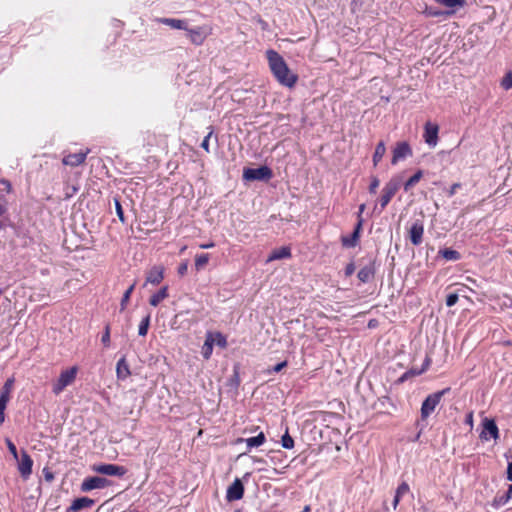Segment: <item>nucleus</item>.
I'll list each match as a JSON object with an SVG mask.
<instances>
[{
	"label": "nucleus",
	"instance_id": "obj_1",
	"mask_svg": "<svg viewBox=\"0 0 512 512\" xmlns=\"http://www.w3.org/2000/svg\"><path fill=\"white\" fill-rule=\"evenodd\" d=\"M266 56L269 68L276 80L282 86L294 87L298 81V76L289 69L283 57L274 50H268Z\"/></svg>",
	"mask_w": 512,
	"mask_h": 512
},
{
	"label": "nucleus",
	"instance_id": "obj_2",
	"mask_svg": "<svg viewBox=\"0 0 512 512\" xmlns=\"http://www.w3.org/2000/svg\"><path fill=\"white\" fill-rule=\"evenodd\" d=\"M78 373L77 366L62 370L59 377L52 384V392L59 395L64 389L74 383Z\"/></svg>",
	"mask_w": 512,
	"mask_h": 512
},
{
	"label": "nucleus",
	"instance_id": "obj_3",
	"mask_svg": "<svg viewBox=\"0 0 512 512\" xmlns=\"http://www.w3.org/2000/svg\"><path fill=\"white\" fill-rule=\"evenodd\" d=\"M400 187V179L398 177L391 178L383 187L382 195L379 199L381 209L379 213L388 205Z\"/></svg>",
	"mask_w": 512,
	"mask_h": 512
},
{
	"label": "nucleus",
	"instance_id": "obj_4",
	"mask_svg": "<svg viewBox=\"0 0 512 512\" xmlns=\"http://www.w3.org/2000/svg\"><path fill=\"white\" fill-rule=\"evenodd\" d=\"M186 32L191 43L196 46H200L205 42L206 38L212 34V27L209 25H202L194 28L188 27Z\"/></svg>",
	"mask_w": 512,
	"mask_h": 512
},
{
	"label": "nucleus",
	"instance_id": "obj_5",
	"mask_svg": "<svg viewBox=\"0 0 512 512\" xmlns=\"http://www.w3.org/2000/svg\"><path fill=\"white\" fill-rule=\"evenodd\" d=\"M445 392L446 390L438 391L426 397L421 406L422 419L428 418L433 413Z\"/></svg>",
	"mask_w": 512,
	"mask_h": 512
},
{
	"label": "nucleus",
	"instance_id": "obj_6",
	"mask_svg": "<svg viewBox=\"0 0 512 512\" xmlns=\"http://www.w3.org/2000/svg\"><path fill=\"white\" fill-rule=\"evenodd\" d=\"M15 379L13 377L8 378L0 392V425L5 421V409L10 400L11 392L14 387Z\"/></svg>",
	"mask_w": 512,
	"mask_h": 512
},
{
	"label": "nucleus",
	"instance_id": "obj_7",
	"mask_svg": "<svg viewBox=\"0 0 512 512\" xmlns=\"http://www.w3.org/2000/svg\"><path fill=\"white\" fill-rule=\"evenodd\" d=\"M482 431L480 433V439L483 441H488L491 438L497 440L499 438V430L493 419L484 418L482 420Z\"/></svg>",
	"mask_w": 512,
	"mask_h": 512
},
{
	"label": "nucleus",
	"instance_id": "obj_8",
	"mask_svg": "<svg viewBox=\"0 0 512 512\" xmlns=\"http://www.w3.org/2000/svg\"><path fill=\"white\" fill-rule=\"evenodd\" d=\"M92 470L96 473L108 475V476H118L122 477L126 474L127 469L124 466H119L115 464H98L92 467Z\"/></svg>",
	"mask_w": 512,
	"mask_h": 512
},
{
	"label": "nucleus",
	"instance_id": "obj_9",
	"mask_svg": "<svg viewBox=\"0 0 512 512\" xmlns=\"http://www.w3.org/2000/svg\"><path fill=\"white\" fill-rule=\"evenodd\" d=\"M271 175V170L266 166L259 168H247L243 172V178L248 181L269 179Z\"/></svg>",
	"mask_w": 512,
	"mask_h": 512
},
{
	"label": "nucleus",
	"instance_id": "obj_10",
	"mask_svg": "<svg viewBox=\"0 0 512 512\" xmlns=\"http://www.w3.org/2000/svg\"><path fill=\"white\" fill-rule=\"evenodd\" d=\"M438 133L439 126L436 123H432L430 121L426 122L424 126L423 138L425 143L431 148L436 147L438 144Z\"/></svg>",
	"mask_w": 512,
	"mask_h": 512
},
{
	"label": "nucleus",
	"instance_id": "obj_11",
	"mask_svg": "<svg viewBox=\"0 0 512 512\" xmlns=\"http://www.w3.org/2000/svg\"><path fill=\"white\" fill-rule=\"evenodd\" d=\"M110 485V481L103 477H88L83 480L81 484V490L88 492L94 489H103Z\"/></svg>",
	"mask_w": 512,
	"mask_h": 512
},
{
	"label": "nucleus",
	"instance_id": "obj_12",
	"mask_svg": "<svg viewBox=\"0 0 512 512\" xmlns=\"http://www.w3.org/2000/svg\"><path fill=\"white\" fill-rule=\"evenodd\" d=\"M244 495V486L240 479L236 478L233 483L227 488L226 499L228 502H233L242 499Z\"/></svg>",
	"mask_w": 512,
	"mask_h": 512
},
{
	"label": "nucleus",
	"instance_id": "obj_13",
	"mask_svg": "<svg viewBox=\"0 0 512 512\" xmlns=\"http://www.w3.org/2000/svg\"><path fill=\"white\" fill-rule=\"evenodd\" d=\"M18 471L20 475L27 479L32 473L33 460L26 451L21 452L20 459L18 458Z\"/></svg>",
	"mask_w": 512,
	"mask_h": 512
},
{
	"label": "nucleus",
	"instance_id": "obj_14",
	"mask_svg": "<svg viewBox=\"0 0 512 512\" xmlns=\"http://www.w3.org/2000/svg\"><path fill=\"white\" fill-rule=\"evenodd\" d=\"M412 155V150L407 142L397 143L393 150L392 164L395 165L399 161Z\"/></svg>",
	"mask_w": 512,
	"mask_h": 512
},
{
	"label": "nucleus",
	"instance_id": "obj_15",
	"mask_svg": "<svg viewBox=\"0 0 512 512\" xmlns=\"http://www.w3.org/2000/svg\"><path fill=\"white\" fill-rule=\"evenodd\" d=\"M424 234V225L421 221H416L412 224L409 230V238L413 245L418 246L422 243Z\"/></svg>",
	"mask_w": 512,
	"mask_h": 512
},
{
	"label": "nucleus",
	"instance_id": "obj_16",
	"mask_svg": "<svg viewBox=\"0 0 512 512\" xmlns=\"http://www.w3.org/2000/svg\"><path fill=\"white\" fill-rule=\"evenodd\" d=\"M88 153H89V150H86L85 152L69 154L62 159V163L64 165L72 166V167L79 166L82 163H84Z\"/></svg>",
	"mask_w": 512,
	"mask_h": 512
},
{
	"label": "nucleus",
	"instance_id": "obj_17",
	"mask_svg": "<svg viewBox=\"0 0 512 512\" xmlns=\"http://www.w3.org/2000/svg\"><path fill=\"white\" fill-rule=\"evenodd\" d=\"M362 225H363V218H360L359 221L357 222V225L354 229V232L352 233L351 236L347 237H342V244L343 246L345 247H355L358 240H359V236H360V230L362 228Z\"/></svg>",
	"mask_w": 512,
	"mask_h": 512
},
{
	"label": "nucleus",
	"instance_id": "obj_18",
	"mask_svg": "<svg viewBox=\"0 0 512 512\" xmlns=\"http://www.w3.org/2000/svg\"><path fill=\"white\" fill-rule=\"evenodd\" d=\"M164 279V268L160 265L152 267L147 273L146 282L158 285Z\"/></svg>",
	"mask_w": 512,
	"mask_h": 512
},
{
	"label": "nucleus",
	"instance_id": "obj_19",
	"mask_svg": "<svg viewBox=\"0 0 512 512\" xmlns=\"http://www.w3.org/2000/svg\"><path fill=\"white\" fill-rule=\"evenodd\" d=\"M158 22L165 24L173 29L188 30V22L183 19L176 18H160Z\"/></svg>",
	"mask_w": 512,
	"mask_h": 512
},
{
	"label": "nucleus",
	"instance_id": "obj_20",
	"mask_svg": "<svg viewBox=\"0 0 512 512\" xmlns=\"http://www.w3.org/2000/svg\"><path fill=\"white\" fill-rule=\"evenodd\" d=\"M94 504V500L88 497H81L75 499L70 505L68 511L70 512H78L84 508L91 507Z\"/></svg>",
	"mask_w": 512,
	"mask_h": 512
},
{
	"label": "nucleus",
	"instance_id": "obj_21",
	"mask_svg": "<svg viewBox=\"0 0 512 512\" xmlns=\"http://www.w3.org/2000/svg\"><path fill=\"white\" fill-rule=\"evenodd\" d=\"M290 256H291V251H290L289 247H280V248L274 249L270 253L266 262L269 263V262H272L275 260L286 259V258H289Z\"/></svg>",
	"mask_w": 512,
	"mask_h": 512
},
{
	"label": "nucleus",
	"instance_id": "obj_22",
	"mask_svg": "<svg viewBox=\"0 0 512 512\" xmlns=\"http://www.w3.org/2000/svg\"><path fill=\"white\" fill-rule=\"evenodd\" d=\"M374 274H375L374 266L372 264H369V265L362 267L359 270L357 276L361 282L367 283L373 279Z\"/></svg>",
	"mask_w": 512,
	"mask_h": 512
},
{
	"label": "nucleus",
	"instance_id": "obj_23",
	"mask_svg": "<svg viewBox=\"0 0 512 512\" xmlns=\"http://www.w3.org/2000/svg\"><path fill=\"white\" fill-rule=\"evenodd\" d=\"M116 374L119 379H126L130 375L129 366L124 358L117 362Z\"/></svg>",
	"mask_w": 512,
	"mask_h": 512
},
{
	"label": "nucleus",
	"instance_id": "obj_24",
	"mask_svg": "<svg viewBox=\"0 0 512 512\" xmlns=\"http://www.w3.org/2000/svg\"><path fill=\"white\" fill-rule=\"evenodd\" d=\"M214 340L211 335L206 334L205 342L202 346L201 353L205 359H209L213 352Z\"/></svg>",
	"mask_w": 512,
	"mask_h": 512
},
{
	"label": "nucleus",
	"instance_id": "obj_25",
	"mask_svg": "<svg viewBox=\"0 0 512 512\" xmlns=\"http://www.w3.org/2000/svg\"><path fill=\"white\" fill-rule=\"evenodd\" d=\"M410 488L406 482H402L396 489L395 497L393 500V508L396 509L400 499L409 492Z\"/></svg>",
	"mask_w": 512,
	"mask_h": 512
},
{
	"label": "nucleus",
	"instance_id": "obj_26",
	"mask_svg": "<svg viewBox=\"0 0 512 512\" xmlns=\"http://www.w3.org/2000/svg\"><path fill=\"white\" fill-rule=\"evenodd\" d=\"M168 297V288L167 286L162 287L157 293L153 294L150 297L149 303L156 307L160 302Z\"/></svg>",
	"mask_w": 512,
	"mask_h": 512
},
{
	"label": "nucleus",
	"instance_id": "obj_27",
	"mask_svg": "<svg viewBox=\"0 0 512 512\" xmlns=\"http://www.w3.org/2000/svg\"><path fill=\"white\" fill-rule=\"evenodd\" d=\"M265 440H266L265 435H264V433L261 432L255 437H250V438L245 439V443L247 444V446L249 448H253V447H259V446L263 445Z\"/></svg>",
	"mask_w": 512,
	"mask_h": 512
},
{
	"label": "nucleus",
	"instance_id": "obj_28",
	"mask_svg": "<svg viewBox=\"0 0 512 512\" xmlns=\"http://www.w3.org/2000/svg\"><path fill=\"white\" fill-rule=\"evenodd\" d=\"M386 153V147L383 141L379 142L376 146L374 155H373V164L374 166H377L378 163L381 161L383 156Z\"/></svg>",
	"mask_w": 512,
	"mask_h": 512
},
{
	"label": "nucleus",
	"instance_id": "obj_29",
	"mask_svg": "<svg viewBox=\"0 0 512 512\" xmlns=\"http://www.w3.org/2000/svg\"><path fill=\"white\" fill-rule=\"evenodd\" d=\"M439 255H441L447 261H457L460 259V253L453 249L440 250Z\"/></svg>",
	"mask_w": 512,
	"mask_h": 512
},
{
	"label": "nucleus",
	"instance_id": "obj_30",
	"mask_svg": "<svg viewBox=\"0 0 512 512\" xmlns=\"http://www.w3.org/2000/svg\"><path fill=\"white\" fill-rule=\"evenodd\" d=\"M208 334L212 336L214 344L218 345L221 348H225L227 346V339L222 333L208 332Z\"/></svg>",
	"mask_w": 512,
	"mask_h": 512
},
{
	"label": "nucleus",
	"instance_id": "obj_31",
	"mask_svg": "<svg viewBox=\"0 0 512 512\" xmlns=\"http://www.w3.org/2000/svg\"><path fill=\"white\" fill-rule=\"evenodd\" d=\"M423 173L422 171L416 172L412 177H410L406 183L404 184V190L408 191L411 187H413L415 184H417L420 179L422 178Z\"/></svg>",
	"mask_w": 512,
	"mask_h": 512
},
{
	"label": "nucleus",
	"instance_id": "obj_32",
	"mask_svg": "<svg viewBox=\"0 0 512 512\" xmlns=\"http://www.w3.org/2000/svg\"><path fill=\"white\" fill-rule=\"evenodd\" d=\"M150 325V315H147L142 319L139 324L138 333L140 336H146Z\"/></svg>",
	"mask_w": 512,
	"mask_h": 512
},
{
	"label": "nucleus",
	"instance_id": "obj_33",
	"mask_svg": "<svg viewBox=\"0 0 512 512\" xmlns=\"http://www.w3.org/2000/svg\"><path fill=\"white\" fill-rule=\"evenodd\" d=\"M209 262L208 254H200L195 258V268L196 270H201L207 263Z\"/></svg>",
	"mask_w": 512,
	"mask_h": 512
},
{
	"label": "nucleus",
	"instance_id": "obj_34",
	"mask_svg": "<svg viewBox=\"0 0 512 512\" xmlns=\"http://www.w3.org/2000/svg\"><path fill=\"white\" fill-rule=\"evenodd\" d=\"M438 2L449 8L463 7L465 5V0H438Z\"/></svg>",
	"mask_w": 512,
	"mask_h": 512
},
{
	"label": "nucleus",
	"instance_id": "obj_35",
	"mask_svg": "<svg viewBox=\"0 0 512 512\" xmlns=\"http://www.w3.org/2000/svg\"><path fill=\"white\" fill-rule=\"evenodd\" d=\"M281 444H282V447L285 449H292L294 447V440L289 435L288 431H286L285 434L282 436Z\"/></svg>",
	"mask_w": 512,
	"mask_h": 512
},
{
	"label": "nucleus",
	"instance_id": "obj_36",
	"mask_svg": "<svg viewBox=\"0 0 512 512\" xmlns=\"http://www.w3.org/2000/svg\"><path fill=\"white\" fill-rule=\"evenodd\" d=\"M136 283L134 282L124 293L121 300V309L124 310L127 303L129 302L130 296L135 288Z\"/></svg>",
	"mask_w": 512,
	"mask_h": 512
},
{
	"label": "nucleus",
	"instance_id": "obj_37",
	"mask_svg": "<svg viewBox=\"0 0 512 512\" xmlns=\"http://www.w3.org/2000/svg\"><path fill=\"white\" fill-rule=\"evenodd\" d=\"M501 86L505 90H509L512 88V72L506 73L501 81Z\"/></svg>",
	"mask_w": 512,
	"mask_h": 512
},
{
	"label": "nucleus",
	"instance_id": "obj_38",
	"mask_svg": "<svg viewBox=\"0 0 512 512\" xmlns=\"http://www.w3.org/2000/svg\"><path fill=\"white\" fill-rule=\"evenodd\" d=\"M512 498V485L509 486L505 495H502L498 498L497 502L499 505H505Z\"/></svg>",
	"mask_w": 512,
	"mask_h": 512
},
{
	"label": "nucleus",
	"instance_id": "obj_39",
	"mask_svg": "<svg viewBox=\"0 0 512 512\" xmlns=\"http://www.w3.org/2000/svg\"><path fill=\"white\" fill-rule=\"evenodd\" d=\"M6 445L8 447L9 452L12 454L13 458L15 460H18L19 456L15 444L10 439H6Z\"/></svg>",
	"mask_w": 512,
	"mask_h": 512
},
{
	"label": "nucleus",
	"instance_id": "obj_40",
	"mask_svg": "<svg viewBox=\"0 0 512 512\" xmlns=\"http://www.w3.org/2000/svg\"><path fill=\"white\" fill-rule=\"evenodd\" d=\"M101 342L105 347H109L110 345V328L106 326L105 331L101 337Z\"/></svg>",
	"mask_w": 512,
	"mask_h": 512
},
{
	"label": "nucleus",
	"instance_id": "obj_41",
	"mask_svg": "<svg viewBox=\"0 0 512 512\" xmlns=\"http://www.w3.org/2000/svg\"><path fill=\"white\" fill-rule=\"evenodd\" d=\"M379 184H380V181L377 177H372L371 178V183L369 185V192L372 193V194H375L378 187H379Z\"/></svg>",
	"mask_w": 512,
	"mask_h": 512
},
{
	"label": "nucleus",
	"instance_id": "obj_42",
	"mask_svg": "<svg viewBox=\"0 0 512 512\" xmlns=\"http://www.w3.org/2000/svg\"><path fill=\"white\" fill-rule=\"evenodd\" d=\"M115 208H116L117 216L119 217L120 221L122 223H124L125 222V218H124L123 209H122V206H121L120 202L117 199H115Z\"/></svg>",
	"mask_w": 512,
	"mask_h": 512
},
{
	"label": "nucleus",
	"instance_id": "obj_43",
	"mask_svg": "<svg viewBox=\"0 0 512 512\" xmlns=\"http://www.w3.org/2000/svg\"><path fill=\"white\" fill-rule=\"evenodd\" d=\"M458 301V295L457 294H449L446 298V305L448 307H452L453 305H455Z\"/></svg>",
	"mask_w": 512,
	"mask_h": 512
},
{
	"label": "nucleus",
	"instance_id": "obj_44",
	"mask_svg": "<svg viewBox=\"0 0 512 512\" xmlns=\"http://www.w3.org/2000/svg\"><path fill=\"white\" fill-rule=\"evenodd\" d=\"M213 134V131H210L207 136L203 139L201 143V147L206 151L209 152V139L211 135Z\"/></svg>",
	"mask_w": 512,
	"mask_h": 512
},
{
	"label": "nucleus",
	"instance_id": "obj_45",
	"mask_svg": "<svg viewBox=\"0 0 512 512\" xmlns=\"http://www.w3.org/2000/svg\"><path fill=\"white\" fill-rule=\"evenodd\" d=\"M286 366H287V361L280 362L277 365H275L271 370H269V372L278 373Z\"/></svg>",
	"mask_w": 512,
	"mask_h": 512
},
{
	"label": "nucleus",
	"instance_id": "obj_46",
	"mask_svg": "<svg viewBox=\"0 0 512 512\" xmlns=\"http://www.w3.org/2000/svg\"><path fill=\"white\" fill-rule=\"evenodd\" d=\"M7 211V201L4 197H0V216Z\"/></svg>",
	"mask_w": 512,
	"mask_h": 512
},
{
	"label": "nucleus",
	"instance_id": "obj_47",
	"mask_svg": "<svg viewBox=\"0 0 512 512\" xmlns=\"http://www.w3.org/2000/svg\"><path fill=\"white\" fill-rule=\"evenodd\" d=\"M187 270H188V263L187 262H183L178 267V274L183 276V275H185L187 273Z\"/></svg>",
	"mask_w": 512,
	"mask_h": 512
},
{
	"label": "nucleus",
	"instance_id": "obj_48",
	"mask_svg": "<svg viewBox=\"0 0 512 512\" xmlns=\"http://www.w3.org/2000/svg\"><path fill=\"white\" fill-rule=\"evenodd\" d=\"M465 423H466L467 425H469V427H470L471 429L473 428V412H469V413L466 415Z\"/></svg>",
	"mask_w": 512,
	"mask_h": 512
},
{
	"label": "nucleus",
	"instance_id": "obj_49",
	"mask_svg": "<svg viewBox=\"0 0 512 512\" xmlns=\"http://www.w3.org/2000/svg\"><path fill=\"white\" fill-rule=\"evenodd\" d=\"M354 271H355L354 264L350 263L346 266L345 274H346V276H350L354 273Z\"/></svg>",
	"mask_w": 512,
	"mask_h": 512
},
{
	"label": "nucleus",
	"instance_id": "obj_50",
	"mask_svg": "<svg viewBox=\"0 0 512 512\" xmlns=\"http://www.w3.org/2000/svg\"><path fill=\"white\" fill-rule=\"evenodd\" d=\"M0 183L4 186V188L7 192H11L12 187H11V183L9 181L1 180Z\"/></svg>",
	"mask_w": 512,
	"mask_h": 512
},
{
	"label": "nucleus",
	"instance_id": "obj_51",
	"mask_svg": "<svg viewBox=\"0 0 512 512\" xmlns=\"http://www.w3.org/2000/svg\"><path fill=\"white\" fill-rule=\"evenodd\" d=\"M507 479L512 482V462L507 467Z\"/></svg>",
	"mask_w": 512,
	"mask_h": 512
},
{
	"label": "nucleus",
	"instance_id": "obj_52",
	"mask_svg": "<svg viewBox=\"0 0 512 512\" xmlns=\"http://www.w3.org/2000/svg\"><path fill=\"white\" fill-rule=\"evenodd\" d=\"M214 246H215V244L213 242L203 243V244L199 245V247L201 249H209V248H213Z\"/></svg>",
	"mask_w": 512,
	"mask_h": 512
},
{
	"label": "nucleus",
	"instance_id": "obj_53",
	"mask_svg": "<svg viewBox=\"0 0 512 512\" xmlns=\"http://www.w3.org/2000/svg\"><path fill=\"white\" fill-rule=\"evenodd\" d=\"M460 187V185L458 183H455L451 186L450 188V191H449V195L452 196L455 194L456 190Z\"/></svg>",
	"mask_w": 512,
	"mask_h": 512
},
{
	"label": "nucleus",
	"instance_id": "obj_54",
	"mask_svg": "<svg viewBox=\"0 0 512 512\" xmlns=\"http://www.w3.org/2000/svg\"><path fill=\"white\" fill-rule=\"evenodd\" d=\"M364 210H365V204H361V205L359 206V211H358V220H359L360 218H362V213L364 212Z\"/></svg>",
	"mask_w": 512,
	"mask_h": 512
}]
</instances>
